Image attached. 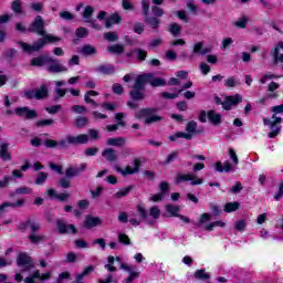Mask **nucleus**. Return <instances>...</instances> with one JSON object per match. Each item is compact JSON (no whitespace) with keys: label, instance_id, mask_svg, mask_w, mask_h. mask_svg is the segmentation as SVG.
Listing matches in <instances>:
<instances>
[{"label":"nucleus","instance_id":"nucleus-33","mask_svg":"<svg viewBox=\"0 0 283 283\" xmlns=\"http://www.w3.org/2000/svg\"><path fill=\"white\" fill-rule=\"evenodd\" d=\"M92 14H94V7L86 6L82 14L85 23H92Z\"/></svg>","mask_w":283,"mask_h":283},{"label":"nucleus","instance_id":"nucleus-28","mask_svg":"<svg viewBox=\"0 0 283 283\" xmlns=\"http://www.w3.org/2000/svg\"><path fill=\"white\" fill-rule=\"evenodd\" d=\"M129 96L133 101H145V92H143V88H133L129 92Z\"/></svg>","mask_w":283,"mask_h":283},{"label":"nucleus","instance_id":"nucleus-58","mask_svg":"<svg viewBox=\"0 0 283 283\" xmlns=\"http://www.w3.org/2000/svg\"><path fill=\"white\" fill-rule=\"evenodd\" d=\"M118 242H120V244H132V240H129V237L125 233H119L118 234Z\"/></svg>","mask_w":283,"mask_h":283},{"label":"nucleus","instance_id":"nucleus-26","mask_svg":"<svg viewBox=\"0 0 283 283\" xmlns=\"http://www.w3.org/2000/svg\"><path fill=\"white\" fill-rule=\"evenodd\" d=\"M145 23L148 28H151V30H158V28H160V20L156 17L146 15Z\"/></svg>","mask_w":283,"mask_h":283},{"label":"nucleus","instance_id":"nucleus-53","mask_svg":"<svg viewBox=\"0 0 283 283\" xmlns=\"http://www.w3.org/2000/svg\"><path fill=\"white\" fill-rule=\"evenodd\" d=\"M15 54H17V49H8L7 51L3 52V56L8 61H12Z\"/></svg>","mask_w":283,"mask_h":283},{"label":"nucleus","instance_id":"nucleus-56","mask_svg":"<svg viewBox=\"0 0 283 283\" xmlns=\"http://www.w3.org/2000/svg\"><path fill=\"white\" fill-rule=\"evenodd\" d=\"M149 6H150L149 0H142V10L145 17L149 15Z\"/></svg>","mask_w":283,"mask_h":283},{"label":"nucleus","instance_id":"nucleus-2","mask_svg":"<svg viewBox=\"0 0 283 283\" xmlns=\"http://www.w3.org/2000/svg\"><path fill=\"white\" fill-rule=\"evenodd\" d=\"M271 112L274 114L272 115V120L264 117L263 124L268 127H270L271 132L268 134L269 138H276L280 135L281 127L280 123H282V117H277V114H283V104L273 106L271 108Z\"/></svg>","mask_w":283,"mask_h":283},{"label":"nucleus","instance_id":"nucleus-40","mask_svg":"<svg viewBox=\"0 0 283 283\" xmlns=\"http://www.w3.org/2000/svg\"><path fill=\"white\" fill-rule=\"evenodd\" d=\"M238 209H240V202L234 201L226 203L223 211H226V213H231L238 211Z\"/></svg>","mask_w":283,"mask_h":283},{"label":"nucleus","instance_id":"nucleus-36","mask_svg":"<svg viewBox=\"0 0 283 283\" xmlns=\"http://www.w3.org/2000/svg\"><path fill=\"white\" fill-rule=\"evenodd\" d=\"M48 59H50V56L33 57L31 60V65H33L35 67H43V65H45V63H48Z\"/></svg>","mask_w":283,"mask_h":283},{"label":"nucleus","instance_id":"nucleus-18","mask_svg":"<svg viewBox=\"0 0 283 283\" xmlns=\"http://www.w3.org/2000/svg\"><path fill=\"white\" fill-rule=\"evenodd\" d=\"M99 224H102L101 218L93 217V216H90V214H87L85 217V221H84L85 229H94V227H98Z\"/></svg>","mask_w":283,"mask_h":283},{"label":"nucleus","instance_id":"nucleus-25","mask_svg":"<svg viewBox=\"0 0 283 283\" xmlns=\"http://www.w3.org/2000/svg\"><path fill=\"white\" fill-rule=\"evenodd\" d=\"M207 116L212 125H220V123H222V115L216 113V111H209Z\"/></svg>","mask_w":283,"mask_h":283},{"label":"nucleus","instance_id":"nucleus-29","mask_svg":"<svg viewBox=\"0 0 283 283\" xmlns=\"http://www.w3.org/2000/svg\"><path fill=\"white\" fill-rule=\"evenodd\" d=\"M27 227H29L30 233H39V231H41V223L36 222L34 219H28Z\"/></svg>","mask_w":283,"mask_h":283},{"label":"nucleus","instance_id":"nucleus-52","mask_svg":"<svg viewBox=\"0 0 283 283\" xmlns=\"http://www.w3.org/2000/svg\"><path fill=\"white\" fill-rule=\"evenodd\" d=\"M67 93V88H55V96L53 101H59V98H63Z\"/></svg>","mask_w":283,"mask_h":283},{"label":"nucleus","instance_id":"nucleus-37","mask_svg":"<svg viewBox=\"0 0 283 283\" xmlns=\"http://www.w3.org/2000/svg\"><path fill=\"white\" fill-rule=\"evenodd\" d=\"M109 54H123L125 52V46L123 44H113L107 48Z\"/></svg>","mask_w":283,"mask_h":283},{"label":"nucleus","instance_id":"nucleus-12","mask_svg":"<svg viewBox=\"0 0 283 283\" xmlns=\"http://www.w3.org/2000/svg\"><path fill=\"white\" fill-rule=\"evenodd\" d=\"M56 227L61 235H65L67 233H72L73 235H76V233H78V229H76V226L67 224L63 219L56 220Z\"/></svg>","mask_w":283,"mask_h":283},{"label":"nucleus","instance_id":"nucleus-57","mask_svg":"<svg viewBox=\"0 0 283 283\" xmlns=\"http://www.w3.org/2000/svg\"><path fill=\"white\" fill-rule=\"evenodd\" d=\"M149 216L155 220H158V218H160V209H158V207H151L149 209Z\"/></svg>","mask_w":283,"mask_h":283},{"label":"nucleus","instance_id":"nucleus-20","mask_svg":"<svg viewBox=\"0 0 283 283\" xmlns=\"http://www.w3.org/2000/svg\"><path fill=\"white\" fill-rule=\"evenodd\" d=\"M99 74L112 75L116 72V66L112 64H102L95 69Z\"/></svg>","mask_w":283,"mask_h":283},{"label":"nucleus","instance_id":"nucleus-55","mask_svg":"<svg viewBox=\"0 0 283 283\" xmlns=\"http://www.w3.org/2000/svg\"><path fill=\"white\" fill-rule=\"evenodd\" d=\"M112 90L118 96L123 95V93L125 92V88L119 83L113 84Z\"/></svg>","mask_w":283,"mask_h":283},{"label":"nucleus","instance_id":"nucleus-48","mask_svg":"<svg viewBox=\"0 0 283 283\" xmlns=\"http://www.w3.org/2000/svg\"><path fill=\"white\" fill-rule=\"evenodd\" d=\"M235 231H247V220L241 219L234 223Z\"/></svg>","mask_w":283,"mask_h":283},{"label":"nucleus","instance_id":"nucleus-42","mask_svg":"<svg viewBox=\"0 0 283 283\" xmlns=\"http://www.w3.org/2000/svg\"><path fill=\"white\" fill-rule=\"evenodd\" d=\"M34 280H41V271L35 270L30 276L24 279V283H36Z\"/></svg>","mask_w":283,"mask_h":283},{"label":"nucleus","instance_id":"nucleus-9","mask_svg":"<svg viewBox=\"0 0 283 283\" xmlns=\"http://www.w3.org/2000/svg\"><path fill=\"white\" fill-rule=\"evenodd\" d=\"M17 264L21 268V273H25V271H32V269H34L32 258H30V255H28L25 252L19 253Z\"/></svg>","mask_w":283,"mask_h":283},{"label":"nucleus","instance_id":"nucleus-4","mask_svg":"<svg viewBox=\"0 0 283 283\" xmlns=\"http://www.w3.org/2000/svg\"><path fill=\"white\" fill-rule=\"evenodd\" d=\"M136 118H146L145 124L151 125V123H160L163 117L156 115V108H142L135 113Z\"/></svg>","mask_w":283,"mask_h":283},{"label":"nucleus","instance_id":"nucleus-38","mask_svg":"<svg viewBox=\"0 0 283 283\" xmlns=\"http://www.w3.org/2000/svg\"><path fill=\"white\" fill-rule=\"evenodd\" d=\"M149 85H151V87H163L167 85V82L163 77L154 78V75H153V77H150Z\"/></svg>","mask_w":283,"mask_h":283},{"label":"nucleus","instance_id":"nucleus-8","mask_svg":"<svg viewBox=\"0 0 283 283\" xmlns=\"http://www.w3.org/2000/svg\"><path fill=\"white\" fill-rule=\"evenodd\" d=\"M192 187H196V185H202L205 182V179L198 178L197 176H193V174H177L175 178L176 185H180V182H189Z\"/></svg>","mask_w":283,"mask_h":283},{"label":"nucleus","instance_id":"nucleus-27","mask_svg":"<svg viewBox=\"0 0 283 283\" xmlns=\"http://www.w3.org/2000/svg\"><path fill=\"white\" fill-rule=\"evenodd\" d=\"M49 90L48 85L42 84L39 88L35 90L36 101H42V98H48Z\"/></svg>","mask_w":283,"mask_h":283},{"label":"nucleus","instance_id":"nucleus-54","mask_svg":"<svg viewBox=\"0 0 283 283\" xmlns=\"http://www.w3.org/2000/svg\"><path fill=\"white\" fill-rule=\"evenodd\" d=\"M87 34H90V31H87V29L85 28H78L75 31V35L77 36V39H85Z\"/></svg>","mask_w":283,"mask_h":283},{"label":"nucleus","instance_id":"nucleus-23","mask_svg":"<svg viewBox=\"0 0 283 283\" xmlns=\"http://www.w3.org/2000/svg\"><path fill=\"white\" fill-rule=\"evenodd\" d=\"M134 189V186H128L126 188H122L119 191L115 192L113 195L114 200H120L122 198H127L132 190Z\"/></svg>","mask_w":283,"mask_h":283},{"label":"nucleus","instance_id":"nucleus-30","mask_svg":"<svg viewBox=\"0 0 283 283\" xmlns=\"http://www.w3.org/2000/svg\"><path fill=\"white\" fill-rule=\"evenodd\" d=\"M92 96H98V92L87 91L86 94L84 95L85 103L93 105V107H98V103H96L94 99H92Z\"/></svg>","mask_w":283,"mask_h":283},{"label":"nucleus","instance_id":"nucleus-61","mask_svg":"<svg viewBox=\"0 0 283 283\" xmlns=\"http://www.w3.org/2000/svg\"><path fill=\"white\" fill-rule=\"evenodd\" d=\"M33 12H43V2H33L30 4Z\"/></svg>","mask_w":283,"mask_h":283},{"label":"nucleus","instance_id":"nucleus-63","mask_svg":"<svg viewBox=\"0 0 283 283\" xmlns=\"http://www.w3.org/2000/svg\"><path fill=\"white\" fill-rule=\"evenodd\" d=\"M59 185H60V187H62V189H70V187H71L70 178L65 177V178L60 179Z\"/></svg>","mask_w":283,"mask_h":283},{"label":"nucleus","instance_id":"nucleus-62","mask_svg":"<svg viewBox=\"0 0 283 283\" xmlns=\"http://www.w3.org/2000/svg\"><path fill=\"white\" fill-rule=\"evenodd\" d=\"M71 109L72 112H75V114H85V112H87V108L83 105H74Z\"/></svg>","mask_w":283,"mask_h":283},{"label":"nucleus","instance_id":"nucleus-51","mask_svg":"<svg viewBox=\"0 0 283 283\" xmlns=\"http://www.w3.org/2000/svg\"><path fill=\"white\" fill-rule=\"evenodd\" d=\"M54 124V119H42L35 123V127H50Z\"/></svg>","mask_w":283,"mask_h":283},{"label":"nucleus","instance_id":"nucleus-34","mask_svg":"<svg viewBox=\"0 0 283 283\" xmlns=\"http://www.w3.org/2000/svg\"><path fill=\"white\" fill-rule=\"evenodd\" d=\"M137 212L139 213L140 220H147L148 224H150V226L154 224V221L148 220L149 213L147 212V209H145V207L137 206Z\"/></svg>","mask_w":283,"mask_h":283},{"label":"nucleus","instance_id":"nucleus-47","mask_svg":"<svg viewBox=\"0 0 283 283\" xmlns=\"http://www.w3.org/2000/svg\"><path fill=\"white\" fill-rule=\"evenodd\" d=\"M166 211L168 213H171L175 218H178V211H180V207L179 206H174V205H167L166 206Z\"/></svg>","mask_w":283,"mask_h":283},{"label":"nucleus","instance_id":"nucleus-10","mask_svg":"<svg viewBox=\"0 0 283 283\" xmlns=\"http://www.w3.org/2000/svg\"><path fill=\"white\" fill-rule=\"evenodd\" d=\"M46 63H49L46 65V70L50 72V74H61V72H67L66 66L54 57H46Z\"/></svg>","mask_w":283,"mask_h":283},{"label":"nucleus","instance_id":"nucleus-60","mask_svg":"<svg viewBox=\"0 0 283 283\" xmlns=\"http://www.w3.org/2000/svg\"><path fill=\"white\" fill-rule=\"evenodd\" d=\"M134 32L136 34H143V32H145V24L140 23V22H136L134 24V28H133Z\"/></svg>","mask_w":283,"mask_h":283},{"label":"nucleus","instance_id":"nucleus-17","mask_svg":"<svg viewBox=\"0 0 283 283\" xmlns=\"http://www.w3.org/2000/svg\"><path fill=\"white\" fill-rule=\"evenodd\" d=\"M212 51H213V48L211 46L205 48V44L202 42L196 43L192 50L195 54H201L202 56H205L206 54H211Z\"/></svg>","mask_w":283,"mask_h":283},{"label":"nucleus","instance_id":"nucleus-45","mask_svg":"<svg viewBox=\"0 0 283 283\" xmlns=\"http://www.w3.org/2000/svg\"><path fill=\"white\" fill-rule=\"evenodd\" d=\"M181 31H182V27H180V24L176 22L170 24L169 32L170 34H172V36H178V34H180Z\"/></svg>","mask_w":283,"mask_h":283},{"label":"nucleus","instance_id":"nucleus-5","mask_svg":"<svg viewBox=\"0 0 283 283\" xmlns=\"http://www.w3.org/2000/svg\"><path fill=\"white\" fill-rule=\"evenodd\" d=\"M28 169H30L29 163L21 166V170H19V169L12 170V176H10V175L4 176L3 179L0 180V189H7V187H10V182L15 180V178L21 180L23 178V175L21 171H28Z\"/></svg>","mask_w":283,"mask_h":283},{"label":"nucleus","instance_id":"nucleus-43","mask_svg":"<svg viewBox=\"0 0 283 283\" xmlns=\"http://www.w3.org/2000/svg\"><path fill=\"white\" fill-rule=\"evenodd\" d=\"M195 277L197 280H211V275H209V273H207L205 269L197 270L195 272Z\"/></svg>","mask_w":283,"mask_h":283},{"label":"nucleus","instance_id":"nucleus-19","mask_svg":"<svg viewBox=\"0 0 283 283\" xmlns=\"http://www.w3.org/2000/svg\"><path fill=\"white\" fill-rule=\"evenodd\" d=\"M28 240L31 242V244H41V242H48V237L45 234H39V232H35L29 233Z\"/></svg>","mask_w":283,"mask_h":283},{"label":"nucleus","instance_id":"nucleus-35","mask_svg":"<svg viewBox=\"0 0 283 283\" xmlns=\"http://www.w3.org/2000/svg\"><path fill=\"white\" fill-rule=\"evenodd\" d=\"M84 56H94L96 54V48H94L92 44H86L82 46L80 51Z\"/></svg>","mask_w":283,"mask_h":283},{"label":"nucleus","instance_id":"nucleus-39","mask_svg":"<svg viewBox=\"0 0 283 283\" xmlns=\"http://www.w3.org/2000/svg\"><path fill=\"white\" fill-rule=\"evenodd\" d=\"M88 123L90 119L87 117L78 116L74 122V126L82 129L83 127H87Z\"/></svg>","mask_w":283,"mask_h":283},{"label":"nucleus","instance_id":"nucleus-50","mask_svg":"<svg viewBox=\"0 0 283 283\" xmlns=\"http://www.w3.org/2000/svg\"><path fill=\"white\" fill-rule=\"evenodd\" d=\"M125 125H126L125 122H117V124L107 125L106 129L107 132H116L118 130L119 127H125Z\"/></svg>","mask_w":283,"mask_h":283},{"label":"nucleus","instance_id":"nucleus-41","mask_svg":"<svg viewBox=\"0 0 283 283\" xmlns=\"http://www.w3.org/2000/svg\"><path fill=\"white\" fill-rule=\"evenodd\" d=\"M133 52H135V57L137 59V61H146L147 60V51L143 50V49H133Z\"/></svg>","mask_w":283,"mask_h":283},{"label":"nucleus","instance_id":"nucleus-49","mask_svg":"<svg viewBox=\"0 0 283 283\" xmlns=\"http://www.w3.org/2000/svg\"><path fill=\"white\" fill-rule=\"evenodd\" d=\"M104 39L106 41H109L111 43H114V42L118 41V33H116L114 31L104 33Z\"/></svg>","mask_w":283,"mask_h":283},{"label":"nucleus","instance_id":"nucleus-1","mask_svg":"<svg viewBox=\"0 0 283 283\" xmlns=\"http://www.w3.org/2000/svg\"><path fill=\"white\" fill-rule=\"evenodd\" d=\"M29 32H33L34 34H39L40 38L33 44H28L23 41H19L18 45L21 48L25 54H32V52H39L48 45V43H54L56 41H61V38L52 34L45 33V21L43 17L36 15L31 25L29 27Z\"/></svg>","mask_w":283,"mask_h":283},{"label":"nucleus","instance_id":"nucleus-16","mask_svg":"<svg viewBox=\"0 0 283 283\" xmlns=\"http://www.w3.org/2000/svg\"><path fill=\"white\" fill-rule=\"evenodd\" d=\"M0 158L3 163H10V160H12V154L10 153L9 143L0 144Z\"/></svg>","mask_w":283,"mask_h":283},{"label":"nucleus","instance_id":"nucleus-22","mask_svg":"<svg viewBox=\"0 0 283 283\" xmlns=\"http://www.w3.org/2000/svg\"><path fill=\"white\" fill-rule=\"evenodd\" d=\"M127 139L125 137L108 138L106 145L109 147H125Z\"/></svg>","mask_w":283,"mask_h":283},{"label":"nucleus","instance_id":"nucleus-7","mask_svg":"<svg viewBox=\"0 0 283 283\" xmlns=\"http://www.w3.org/2000/svg\"><path fill=\"white\" fill-rule=\"evenodd\" d=\"M214 102L217 103V105H222L223 109L229 112L231 107H233L234 105H238V103H242V95L235 94V95L227 96L223 102L219 96H216Z\"/></svg>","mask_w":283,"mask_h":283},{"label":"nucleus","instance_id":"nucleus-44","mask_svg":"<svg viewBox=\"0 0 283 283\" xmlns=\"http://www.w3.org/2000/svg\"><path fill=\"white\" fill-rule=\"evenodd\" d=\"M11 10L15 12V14H21L23 12V8L21 6V0H13L11 2Z\"/></svg>","mask_w":283,"mask_h":283},{"label":"nucleus","instance_id":"nucleus-31","mask_svg":"<svg viewBox=\"0 0 283 283\" xmlns=\"http://www.w3.org/2000/svg\"><path fill=\"white\" fill-rule=\"evenodd\" d=\"M25 201L23 199L18 200L17 202H4L0 205V211H3V209H8V207H11L12 209H17L19 207H23Z\"/></svg>","mask_w":283,"mask_h":283},{"label":"nucleus","instance_id":"nucleus-21","mask_svg":"<svg viewBox=\"0 0 283 283\" xmlns=\"http://www.w3.org/2000/svg\"><path fill=\"white\" fill-rule=\"evenodd\" d=\"M103 158H105L108 163H115V160H118V155H116V150L113 148H106L102 153Z\"/></svg>","mask_w":283,"mask_h":283},{"label":"nucleus","instance_id":"nucleus-32","mask_svg":"<svg viewBox=\"0 0 283 283\" xmlns=\"http://www.w3.org/2000/svg\"><path fill=\"white\" fill-rule=\"evenodd\" d=\"M28 193H32V189L25 186L17 188L14 192H11L9 196L10 198H14V196H25Z\"/></svg>","mask_w":283,"mask_h":283},{"label":"nucleus","instance_id":"nucleus-59","mask_svg":"<svg viewBox=\"0 0 283 283\" xmlns=\"http://www.w3.org/2000/svg\"><path fill=\"white\" fill-rule=\"evenodd\" d=\"M151 12L154 14V17H163V14H165V10H163V8L158 7V6H153L151 7Z\"/></svg>","mask_w":283,"mask_h":283},{"label":"nucleus","instance_id":"nucleus-6","mask_svg":"<svg viewBox=\"0 0 283 283\" xmlns=\"http://www.w3.org/2000/svg\"><path fill=\"white\" fill-rule=\"evenodd\" d=\"M211 221V214L209 213H202L199 218V221L197 222L198 229H203V231H213L216 227H224L226 223L222 221H213L209 224L207 222Z\"/></svg>","mask_w":283,"mask_h":283},{"label":"nucleus","instance_id":"nucleus-11","mask_svg":"<svg viewBox=\"0 0 283 283\" xmlns=\"http://www.w3.org/2000/svg\"><path fill=\"white\" fill-rule=\"evenodd\" d=\"M115 169L118 174H122V176H134V174H138V171H140V159L136 158L133 160V168L127 166L123 169L118 165H115Z\"/></svg>","mask_w":283,"mask_h":283},{"label":"nucleus","instance_id":"nucleus-46","mask_svg":"<svg viewBox=\"0 0 283 283\" xmlns=\"http://www.w3.org/2000/svg\"><path fill=\"white\" fill-rule=\"evenodd\" d=\"M48 172L41 171L38 174L36 179L34 180L35 185H45V180H48Z\"/></svg>","mask_w":283,"mask_h":283},{"label":"nucleus","instance_id":"nucleus-15","mask_svg":"<svg viewBox=\"0 0 283 283\" xmlns=\"http://www.w3.org/2000/svg\"><path fill=\"white\" fill-rule=\"evenodd\" d=\"M66 140L70 143V145H87V143H90V136L85 134H81L78 136L69 135Z\"/></svg>","mask_w":283,"mask_h":283},{"label":"nucleus","instance_id":"nucleus-13","mask_svg":"<svg viewBox=\"0 0 283 283\" xmlns=\"http://www.w3.org/2000/svg\"><path fill=\"white\" fill-rule=\"evenodd\" d=\"M14 114L17 116H19L20 118H23V116H24V118L27 120H32L34 118H39V113H36V111H34V109H29L28 107H17L14 109Z\"/></svg>","mask_w":283,"mask_h":283},{"label":"nucleus","instance_id":"nucleus-24","mask_svg":"<svg viewBox=\"0 0 283 283\" xmlns=\"http://www.w3.org/2000/svg\"><path fill=\"white\" fill-rule=\"evenodd\" d=\"M280 50H283V42H279V44L274 48V51L272 52L274 63H283V54L280 53Z\"/></svg>","mask_w":283,"mask_h":283},{"label":"nucleus","instance_id":"nucleus-64","mask_svg":"<svg viewBox=\"0 0 283 283\" xmlns=\"http://www.w3.org/2000/svg\"><path fill=\"white\" fill-rule=\"evenodd\" d=\"M283 196V180L280 182L279 185V191L274 196V200L279 201L282 199Z\"/></svg>","mask_w":283,"mask_h":283},{"label":"nucleus","instance_id":"nucleus-14","mask_svg":"<svg viewBox=\"0 0 283 283\" xmlns=\"http://www.w3.org/2000/svg\"><path fill=\"white\" fill-rule=\"evenodd\" d=\"M150 78H154V73L138 75L135 80L133 90H145V85L149 84Z\"/></svg>","mask_w":283,"mask_h":283},{"label":"nucleus","instance_id":"nucleus-3","mask_svg":"<svg viewBox=\"0 0 283 283\" xmlns=\"http://www.w3.org/2000/svg\"><path fill=\"white\" fill-rule=\"evenodd\" d=\"M186 132L187 133L178 132L175 135L169 136V140H171L172 143L178 140V138H185L186 140H191V138H193V134H202L203 130L198 129V122L190 120L186 125Z\"/></svg>","mask_w":283,"mask_h":283}]
</instances>
